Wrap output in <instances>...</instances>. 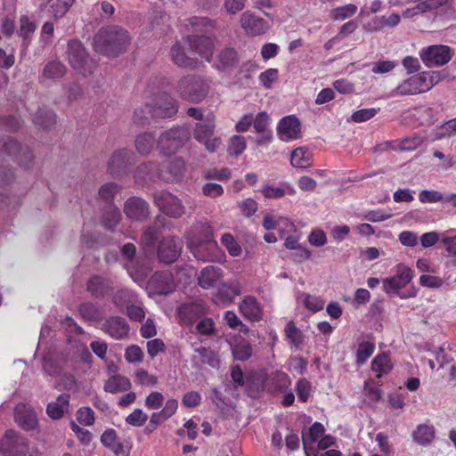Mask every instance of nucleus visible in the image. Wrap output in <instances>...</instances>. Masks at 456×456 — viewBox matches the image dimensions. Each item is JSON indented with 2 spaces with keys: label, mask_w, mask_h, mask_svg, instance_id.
Listing matches in <instances>:
<instances>
[{
  "label": "nucleus",
  "mask_w": 456,
  "mask_h": 456,
  "mask_svg": "<svg viewBox=\"0 0 456 456\" xmlns=\"http://www.w3.org/2000/svg\"><path fill=\"white\" fill-rule=\"evenodd\" d=\"M193 32L209 33L214 28L213 21L207 17H192L188 20Z\"/></svg>",
  "instance_id": "nucleus-44"
},
{
  "label": "nucleus",
  "mask_w": 456,
  "mask_h": 456,
  "mask_svg": "<svg viewBox=\"0 0 456 456\" xmlns=\"http://www.w3.org/2000/svg\"><path fill=\"white\" fill-rule=\"evenodd\" d=\"M34 124L41 129H50L56 123V115L46 108H39L33 118Z\"/></svg>",
  "instance_id": "nucleus-34"
},
{
  "label": "nucleus",
  "mask_w": 456,
  "mask_h": 456,
  "mask_svg": "<svg viewBox=\"0 0 456 456\" xmlns=\"http://www.w3.org/2000/svg\"><path fill=\"white\" fill-rule=\"evenodd\" d=\"M78 313L86 322H99L102 321V313L100 308L91 303L85 302L78 306Z\"/></svg>",
  "instance_id": "nucleus-39"
},
{
  "label": "nucleus",
  "mask_w": 456,
  "mask_h": 456,
  "mask_svg": "<svg viewBox=\"0 0 456 456\" xmlns=\"http://www.w3.org/2000/svg\"><path fill=\"white\" fill-rule=\"evenodd\" d=\"M209 86L200 76L191 74L181 77L176 86L179 96L191 103H199L208 94Z\"/></svg>",
  "instance_id": "nucleus-2"
},
{
  "label": "nucleus",
  "mask_w": 456,
  "mask_h": 456,
  "mask_svg": "<svg viewBox=\"0 0 456 456\" xmlns=\"http://www.w3.org/2000/svg\"><path fill=\"white\" fill-rule=\"evenodd\" d=\"M125 358L130 363L141 362L143 359V352L137 345H132L126 349Z\"/></svg>",
  "instance_id": "nucleus-60"
},
{
  "label": "nucleus",
  "mask_w": 456,
  "mask_h": 456,
  "mask_svg": "<svg viewBox=\"0 0 456 456\" xmlns=\"http://www.w3.org/2000/svg\"><path fill=\"white\" fill-rule=\"evenodd\" d=\"M213 238V228L207 223H195L185 233L187 247L205 243Z\"/></svg>",
  "instance_id": "nucleus-19"
},
{
  "label": "nucleus",
  "mask_w": 456,
  "mask_h": 456,
  "mask_svg": "<svg viewBox=\"0 0 456 456\" xmlns=\"http://www.w3.org/2000/svg\"><path fill=\"white\" fill-rule=\"evenodd\" d=\"M234 359L246 361L252 355V346L247 341H241L232 347Z\"/></svg>",
  "instance_id": "nucleus-47"
},
{
  "label": "nucleus",
  "mask_w": 456,
  "mask_h": 456,
  "mask_svg": "<svg viewBox=\"0 0 456 456\" xmlns=\"http://www.w3.org/2000/svg\"><path fill=\"white\" fill-rule=\"evenodd\" d=\"M214 124L211 121L197 123L194 129V138L203 143L209 152H215L221 144L217 137H213Z\"/></svg>",
  "instance_id": "nucleus-15"
},
{
  "label": "nucleus",
  "mask_w": 456,
  "mask_h": 456,
  "mask_svg": "<svg viewBox=\"0 0 456 456\" xmlns=\"http://www.w3.org/2000/svg\"><path fill=\"white\" fill-rule=\"evenodd\" d=\"M132 387L130 380L122 375H113L110 377L103 387L105 392L118 394L128 391Z\"/></svg>",
  "instance_id": "nucleus-32"
},
{
  "label": "nucleus",
  "mask_w": 456,
  "mask_h": 456,
  "mask_svg": "<svg viewBox=\"0 0 456 456\" xmlns=\"http://www.w3.org/2000/svg\"><path fill=\"white\" fill-rule=\"evenodd\" d=\"M173 62L180 68L194 69L201 63L197 57L191 53L186 38L183 42H176L170 49Z\"/></svg>",
  "instance_id": "nucleus-10"
},
{
  "label": "nucleus",
  "mask_w": 456,
  "mask_h": 456,
  "mask_svg": "<svg viewBox=\"0 0 456 456\" xmlns=\"http://www.w3.org/2000/svg\"><path fill=\"white\" fill-rule=\"evenodd\" d=\"M134 178L137 183L142 184L155 178L160 179V166L154 161L144 162L137 167Z\"/></svg>",
  "instance_id": "nucleus-26"
},
{
  "label": "nucleus",
  "mask_w": 456,
  "mask_h": 456,
  "mask_svg": "<svg viewBox=\"0 0 456 456\" xmlns=\"http://www.w3.org/2000/svg\"><path fill=\"white\" fill-rule=\"evenodd\" d=\"M16 160L20 167L30 169L34 164V155L28 147H23Z\"/></svg>",
  "instance_id": "nucleus-61"
},
{
  "label": "nucleus",
  "mask_w": 456,
  "mask_h": 456,
  "mask_svg": "<svg viewBox=\"0 0 456 456\" xmlns=\"http://www.w3.org/2000/svg\"><path fill=\"white\" fill-rule=\"evenodd\" d=\"M28 452V440L14 430L6 431L0 440V453L4 456H26Z\"/></svg>",
  "instance_id": "nucleus-6"
},
{
  "label": "nucleus",
  "mask_w": 456,
  "mask_h": 456,
  "mask_svg": "<svg viewBox=\"0 0 456 456\" xmlns=\"http://www.w3.org/2000/svg\"><path fill=\"white\" fill-rule=\"evenodd\" d=\"M240 23L245 31L251 36L262 35L269 28L266 20L248 12L242 14Z\"/></svg>",
  "instance_id": "nucleus-23"
},
{
  "label": "nucleus",
  "mask_w": 456,
  "mask_h": 456,
  "mask_svg": "<svg viewBox=\"0 0 456 456\" xmlns=\"http://www.w3.org/2000/svg\"><path fill=\"white\" fill-rule=\"evenodd\" d=\"M106 213L103 215L102 223L108 230H113L120 221L121 214L119 209L114 206L113 201H105Z\"/></svg>",
  "instance_id": "nucleus-35"
},
{
  "label": "nucleus",
  "mask_w": 456,
  "mask_h": 456,
  "mask_svg": "<svg viewBox=\"0 0 456 456\" xmlns=\"http://www.w3.org/2000/svg\"><path fill=\"white\" fill-rule=\"evenodd\" d=\"M134 154L131 150H117L112 153L108 161V172L112 176H122L127 174L130 167L134 165Z\"/></svg>",
  "instance_id": "nucleus-7"
},
{
  "label": "nucleus",
  "mask_w": 456,
  "mask_h": 456,
  "mask_svg": "<svg viewBox=\"0 0 456 456\" xmlns=\"http://www.w3.org/2000/svg\"><path fill=\"white\" fill-rule=\"evenodd\" d=\"M75 0H47L44 10L53 18L58 19L63 17Z\"/></svg>",
  "instance_id": "nucleus-31"
},
{
  "label": "nucleus",
  "mask_w": 456,
  "mask_h": 456,
  "mask_svg": "<svg viewBox=\"0 0 456 456\" xmlns=\"http://www.w3.org/2000/svg\"><path fill=\"white\" fill-rule=\"evenodd\" d=\"M195 351L200 356L202 363L208 364L213 368L218 367L219 359L213 350L205 346H200L196 348Z\"/></svg>",
  "instance_id": "nucleus-50"
},
{
  "label": "nucleus",
  "mask_w": 456,
  "mask_h": 456,
  "mask_svg": "<svg viewBox=\"0 0 456 456\" xmlns=\"http://www.w3.org/2000/svg\"><path fill=\"white\" fill-rule=\"evenodd\" d=\"M185 171V161L181 157H175L162 163L160 179L166 182H176L183 178Z\"/></svg>",
  "instance_id": "nucleus-18"
},
{
  "label": "nucleus",
  "mask_w": 456,
  "mask_h": 456,
  "mask_svg": "<svg viewBox=\"0 0 456 456\" xmlns=\"http://www.w3.org/2000/svg\"><path fill=\"white\" fill-rule=\"evenodd\" d=\"M122 188L116 183L109 182L102 184L98 190V194L102 200H113L116 197H121Z\"/></svg>",
  "instance_id": "nucleus-45"
},
{
  "label": "nucleus",
  "mask_w": 456,
  "mask_h": 456,
  "mask_svg": "<svg viewBox=\"0 0 456 456\" xmlns=\"http://www.w3.org/2000/svg\"><path fill=\"white\" fill-rule=\"evenodd\" d=\"M67 55L70 66L83 76L93 73L96 68L95 62L89 57L86 49L79 40L69 41Z\"/></svg>",
  "instance_id": "nucleus-4"
},
{
  "label": "nucleus",
  "mask_w": 456,
  "mask_h": 456,
  "mask_svg": "<svg viewBox=\"0 0 456 456\" xmlns=\"http://www.w3.org/2000/svg\"><path fill=\"white\" fill-rule=\"evenodd\" d=\"M188 248L196 259L203 262L223 263L226 257L214 239L202 244L188 247Z\"/></svg>",
  "instance_id": "nucleus-8"
},
{
  "label": "nucleus",
  "mask_w": 456,
  "mask_h": 456,
  "mask_svg": "<svg viewBox=\"0 0 456 456\" xmlns=\"http://www.w3.org/2000/svg\"><path fill=\"white\" fill-rule=\"evenodd\" d=\"M239 62L237 52L234 48L226 47L223 49L215 62V67L219 70H227L234 68Z\"/></svg>",
  "instance_id": "nucleus-29"
},
{
  "label": "nucleus",
  "mask_w": 456,
  "mask_h": 456,
  "mask_svg": "<svg viewBox=\"0 0 456 456\" xmlns=\"http://www.w3.org/2000/svg\"><path fill=\"white\" fill-rule=\"evenodd\" d=\"M221 243L227 249L230 256L236 257L241 255L242 248L232 234L228 232L224 233L221 237Z\"/></svg>",
  "instance_id": "nucleus-46"
},
{
  "label": "nucleus",
  "mask_w": 456,
  "mask_h": 456,
  "mask_svg": "<svg viewBox=\"0 0 456 456\" xmlns=\"http://www.w3.org/2000/svg\"><path fill=\"white\" fill-rule=\"evenodd\" d=\"M312 153L305 147H298L291 153L290 163L297 168H306L311 166Z\"/></svg>",
  "instance_id": "nucleus-37"
},
{
  "label": "nucleus",
  "mask_w": 456,
  "mask_h": 456,
  "mask_svg": "<svg viewBox=\"0 0 456 456\" xmlns=\"http://www.w3.org/2000/svg\"><path fill=\"white\" fill-rule=\"evenodd\" d=\"M148 414L143 412L142 409H134L129 415L125 419L126 424L140 428L142 427L148 420Z\"/></svg>",
  "instance_id": "nucleus-51"
},
{
  "label": "nucleus",
  "mask_w": 456,
  "mask_h": 456,
  "mask_svg": "<svg viewBox=\"0 0 456 456\" xmlns=\"http://www.w3.org/2000/svg\"><path fill=\"white\" fill-rule=\"evenodd\" d=\"M191 133L184 126H174L163 132L157 140L159 152L165 156H171L182 149L189 141Z\"/></svg>",
  "instance_id": "nucleus-3"
},
{
  "label": "nucleus",
  "mask_w": 456,
  "mask_h": 456,
  "mask_svg": "<svg viewBox=\"0 0 456 456\" xmlns=\"http://www.w3.org/2000/svg\"><path fill=\"white\" fill-rule=\"evenodd\" d=\"M241 293L240 285L238 281L221 283L214 295V302L223 306L229 305L235 297Z\"/></svg>",
  "instance_id": "nucleus-22"
},
{
  "label": "nucleus",
  "mask_w": 456,
  "mask_h": 456,
  "mask_svg": "<svg viewBox=\"0 0 456 456\" xmlns=\"http://www.w3.org/2000/svg\"><path fill=\"white\" fill-rule=\"evenodd\" d=\"M375 345L370 341H363L359 344L356 352V362L358 364H363L373 354Z\"/></svg>",
  "instance_id": "nucleus-49"
},
{
  "label": "nucleus",
  "mask_w": 456,
  "mask_h": 456,
  "mask_svg": "<svg viewBox=\"0 0 456 456\" xmlns=\"http://www.w3.org/2000/svg\"><path fill=\"white\" fill-rule=\"evenodd\" d=\"M77 419L84 426H92L94 423V412L90 407H81L77 411Z\"/></svg>",
  "instance_id": "nucleus-58"
},
{
  "label": "nucleus",
  "mask_w": 456,
  "mask_h": 456,
  "mask_svg": "<svg viewBox=\"0 0 456 456\" xmlns=\"http://www.w3.org/2000/svg\"><path fill=\"white\" fill-rule=\"evenodd\" d=\"M284 332L293 346L298 348L303 344L304 336L293 321H289L286 324Z\"/></svg>",
  "instance_id": "nucleus-43"
},
{
  "label": "nucleus",
  "mask_w": 456,
  "mask_h": 456,
  "mask_svg": "<svg viewBox=\"0 0 456 456\" xmlns=\"http://www.w3.org/2000/svg\"><path fill=\"white\" fill-rule=\"evenodd\" d=\"M155 143H157V141L154 134L149 132L138 134L135 139L136 151L142 156L149 155L151 152Z\"/></svg>",
  "instance_id": "nucleus-36"
},
{
  "label": "nucleus",
  "mask_w": 456,
  "mask_h": 456,
  "mask_svg": "<svg viewBox=\"0 0 456 456\" xmlns=\"http://www.w3.org/2000/svg\"><path fill=\"white\" fill-rule=\"evenodd\" d=\"M183 244L176 237L169 236L160 240L158 247L159 261L172 264L177 260L182 251Z\"/></svg>",
  "instance_id": "nucleus-13"
},
{
  "label": "nucleus",
  "mask_w": 456,
  "mask_h": 456,
  "mask_svg": "<svg viewBox=\"0 0 456 456\" xmlns=\"http://www.w3.org/2000/svg\"><path fill=\"white\" fill-rule=\"evenodd\" d=\"M393 363L387 353L377 354L371 361L370 368L377 373V378L388 374L393 370Z\"/></svg>",
  "instance_id": "nucleus-33"
},
{
  "label": "nucleus",
  "mask_w": 456,
  "mask_h": 456,
  "mask_svg": "<svg viewBox=\"0 0 456 456\" xmlns=\"http://www.w3.org/2000/svg\"><path fill=\"white\" fill-rule=\"evenodd\" d=\"M420 58L428 67L442 66L452 59L451 48L444 45H429L422 49Z\"/></svg>",
  "instance_id": "nucleus-9"
},
{
  "label": "nucleus",
  "mask_w": 456,
  "mask_h": 456,
  "mask_svg": "<svg viewBox=\"0 0 456 456\" xmlns=\"http://www.w3.org/2000/svg\"><path fill=\"white\" fill-rule=\"evenodd\" d=\"M159 210L166 216L178 218L185 212V208L181 201H154Z\"/></svg>",
  "instance_id": "nucleus-41"
},
{
  "label": "nucleus",
  "mask_w": 456,
  "mask_h": 456,
  "mask_svg": "<svg viewBox=\"0 0 456 456\" xmlns=\"http://www.w3.org/2000/svg\"><path fill=\"white\" fill-rule=\"evenodd\" d=\"M208 313L207 306L200 302L183 303L177 307L176 314L182 325L190 327Z\"/></svg>",
  "instance_id": "nucleus-11"
},
{
  "label": "nucleus",
  "mask_w": 456,
  "mask_h": 456,
  "mask_svg": "<svg viewBox=\"0 0 456 456\" xmlns=\"http://www.w3.org/2000/svg\"><path fill=\"white\" fill-rule=\"evenodd\" d=\"M293 193V190L290 188L284 189L282 187H273L266 185L262 190V194L265 198H282L286 195H291Z\"/></svg>",
  "instance_id": "nucleus-55"
},
{
  "label": "nucleus",
  "mask_w": 456,
  "mask_h": 456,
  "mask_svg": "<svg viewBox=\"0 0 456 456\" xmlns=\"http://www.w3.org/2000/svg\"><path fill=\"white\" fill-rule=\"evenodd\" d=\"M312 390L311 383L305 379H301L297 382L296 392L297 398L302 403H306L310 397Z\"/></svg>",
  "instance_id": "nucleus-53"
},
{
  "label": "nucleus",
  "mask_w": 456,
  "mask_h": 456,
  "mask_svg": "<svg viewBox=\"0 0 456 456\" xmlns=\"http://www.w3.org/2000/svg\"><path fill=\"white\" fill-rule=\"evenodd\" d=\"M325 429L322 423L314 422L309 428L308 436L306 438L302 436V443L305 456H311L308 452V444L315 443L324 433Z\"/></svg>",
  "instance_id": "nucleus-42"
},
{
  "label": "nucleus",
  "mask_w": 456,
  "mask_h": 456,
  "mask_svg": "<svg viewBox=\"0 0 456 456\" xmlns=\"http://www.w3.org/2000/svg\"><path fill=\"white\" fill-rule=\"evenodd\" d=\"M86 290L95 298H102L114 290L113 281L105 276L93 275L86 283Z\"/></svg>",
  "instance_id": "nucleus-20"
},
{
  "label": "nucleus",
  "mask_w": 456,
  "mask_h": 456,
  "mask_svg": "<svg viewBox=\"0 0 456 456\" xmlns=\"http://www.w3.org/2000/svg\"><path fill=\"white\" fill-rule=\"evenodd\" d=\"M420 78H415L414 76L400 84L394 91V95H411L424 93L423 87L419 86Z\"/></svg>",
  "instance_id": "nucleus-38"
},
{
  "label": "nucleus",
  "mask_w": 456,
  "mask_h": 456,
  "mask_svg": "<svg viewBox=\"0 0 456 456\" xmlns=\"http://www.w3.org/2000/svg\"><path fill=\"white\" fill-rule=\"evenodd\" d=\"M238 308L240 314L249 322H257L264 318L263 305L254 296H245L239 303Z\"/></svg>",
  "instance_id": "nucleus-17"
},
{
  "label": "nucleus",
  "mask_w": 456,
  "mask_h": 456,
  "mask_svg": "<svg viewBox=\"0 0 456 456\" xmlns=\"http://www.w3.org/2000/svg\"><path fill=\"white\" fill-rule=\"evenodd\" d=\"M288 429V434L285 436V445L287 449L290 452L297 451L300 447V438L298 433L289 428Z\"/></svg>",
  "instance_id": "nucleus-63"
},
{
  "label": "nucleus",
  "mask_w": 456,
  "mask_h": 456,
  "mask_svg": "<svg viewBox=\"0 0 456 456\" xmlns=\"http://www.w3.org/2000/svg\"><path fill=\"white\" fill-rule=\"evenodd\" d=\"M186 45H188L191 53H193L194 56L198 53L207 61H210L214 49V42L210 37L206 35L188 36L186 37Z\"/></svg>",
  "instance_id": "nucleus-14"
},
{
  "label": "nucleus",
  "mask_w": 456,
  "mask_h": 456,
  "mask_svg": "<svg viewBox=\"0 0 456 456\" xmlns=\"http://www.w3.org/2000/svg\"><path fill=\"white\" fill-rule=\"evenodd\" d=\"M224 273L221 268L213 265L204 267L199 273L198 283L204 289L214 288L222 279Z\"/></svg>",
  "instance_id": "nucleus-25"
},
{
  "label": "nucleus",
  "mask_w": 456,
  "mask_h": 456,
  "mask_svg": "<svg viewBox=\"0 0 456 456\" xmlns=\"http://www.w3.org/2000/svg\"><path fill=\"white\" fill-rule=\"evenodd\" d=\"M101 330L113 339L123 340L128 337L130 327L125 318L110 316L103 322Z\"/></svg>",
  "instance_id": "nucleus-16"
},
{
  "label": "nucleus",
  "mask_w": 456,
  "mask_h": 456,
  "mask_svg": "<svg viewBox=\"0 0 456 456\" xmlns=\"http://www.w3.org/2000/svg\"><path fill=\"white\" fill-rule=\"evenodd\" d=\"M66 70V66L60 61H51L45 65L41 77L45 79H58L65 75Z\"/></svg>",
  "instance_id": "nucleus-40"
},
{
  "label": "nucleus",
  "mask_w": 456,
  "mask_h": 456,
  "mask_svg": "<svg viewBox=\"0 0 456 456\" xmlns=\"http://www.w3.org/2000/svg\"><path fill=\"white\" fill-rule=\"evenodd\" d=\"M357 7L349 4L345 6L338 7L332 11V17L335 20H345L352 17L356 12Z\"/></svg>",
  "instance_id": "nucleus-59"
},
{
  "label": "nucleus",
  "mask_w": 456,
  "mask_h": 456,
  "mask_svg": "<svg viewBox=\"0 0 456 456\" xmlns=\"http://www.w3.org/2000/svg\"><path fill=\"white\" fill-rule=\"evenodd\" d=\"M246 149V140L243 136L240 135H233L230 139V143L228 146V153L232 156H239Z\"/></svg>",
  "instance_id": "nucleus-52"
},
{
  "label": "nucleus",
  "mask_w": 456,
  "mask_h": 456,
  "mask_svg": "<svg viewBox=\"0 0 456 456\" xmlns=\"http://www.w3.org/2000/svg\"><path fill=\"white\" fill-rule=\"evenodd\" d=\"M422 143H423L422 137H420L419 135H413V136L406 137L403 140H402L399 147L402 151H414L417 148H419V146H421Z\"/></svg>",
  "instance_id": "nucleus-62"
},
{
  "label": "nucleus",
  "mask_w": 456,
  "mask_h": 456,
  "mask_svg": "<svg viewBox=\"0 0 456 456\" xmlns=\"http://www.w3.org/2000/svg\"><path fill=\"white\" fill-rule=\"evenodd\" d=\"M70 395L69 394H61L55 402H51L46 406V413L53 419H61L65 412L69 409Z\"/></svg>",
  "instance_id": "nucleus-27"
},
{
  "label": "nucleus",
  "mask_w": 456,
  "mask_h": 456,
  "mask_svg": "<svg viewBox=\"0 0 456 456\" xmlns=\"http://www.w3.org/2000/svg\"><path fill=\"white\" fill-rule=\"evenodd\" d=\"M164 395L158 391L151 392L145 398V407L149 410H158L163 405Z\"/></svg>",
  "instance_id": "nucleus-56"
},
{
  "label": "nucleus",
  "mask_w": 456,
  "mask_h": 456,
  "mask_svg": "<svg viewBox=\"0 0 456 456\" xmlns=\"http://www.w3.org/2000/svg\"><path fill=\"white\" fill-rule=\"evenodd\" d=\"M277 131L283 141L297 139L300 134L299 120L295 116L282 118L279 122Z\"/></svg>",
  "instance_id": "nucleus-24"
},
{
  "label": "nucleus",
  "mask_w": 456,
  "mask_h": 456,
  "mask_svg": "<svg viewBox=\"0 0 456 456\" xmlns=\"http://www.w3.org/2000/svg\"><path fill=\"white\" fill-rule=\"evenodd\" d=\"M124 212L132 220L143 221L149 216L147 201H126Z\"/></svg>",
  "instance_id": "nucleus-28"
},
{
  "label": "nucleus",
  "mask_w": 456,
  "mask_h": 456,
  "mask_svg": "<svg viewBox=\"0 0 456 456\" xmlns=\"http://www.w3.org/2000/svg\"><path fill=\"white\" fill-rule=\"evenodd\" d=\"M196 330L200 335L209 336L215 332V322L212 318H203L196 325Z\"/></svg>",
  "instance_id": "nucleus-64"
},
{
  "label": "nucleus",
  "mask_w": 456,
  "mask_h": 456,
  "mask_svg": "<svg viewBox=\"0 0 456 456\" xmlns=\"http://www.w3.org/2000/svg\"><path fill=\"white\" fill-rule=\"evenodd\" d=\"M379 111V108L361 109L354 111L351 116V120L355 123L368 121Z\"/></svg>",
  "instance_id": "nucleus-54"
},
{
  "label": "nucleus",
  "mask_w": 456,
  "mask_h": 456,
  "mask_svg": "<svg viewBox=\"0 0 456 456\" xmlns=\"http://www.w3.org/2000/svg\"><path fill=\"white\" fill-rule=\"evenodd\" d=\"M131 37L128 32L116 25L102 27L94 37L95 52L116 57L126 52L130 45Z\"/></svg>",
  "instance_id": "nucleus-1"
},
{
  "label": "nucleus",
  "mask_w": 456,
  "mask_h": 456,
  "mask_svg": "<svg viewBox=\"0 0 456 456\" xmlns=\"http://www.w3.org/2000/svg\"><path fill=\"white\" fill-rule=\"evenodd\" d=\"M178 102L169 94L163 92L156 94L148 103V112L154 119L170 118L178 111Z\"/></svg>",
  "instance_id": "nucleus-5"
},
{
  "label": "nucleus",
  "mask_w": 456,
  "mask_h": 456,
  "mask_svg": "<svg viewBox=\"0 0 456 456\" xmlns=\"http://www.w3.org/2000/svg\"><path fill=\"white\" fill-rule=\"evenodd\" d=\"M304 305L307 310L313 313H316L323 309L324 301L318 297L305 294L304 298Z\"/></svg>",
  "instance_id": "nucleus-57"
},
{
  "label": "nucleus",
  "mask_w": 456,
  "mask_h": 456,
  "mask_svg": "<svg viewBox=\"0 0 456 456\" xmlns=\"http://www.w3.org/2000/svg\"><path fill=\"white\" fill-rule=\"evenodd\" d=\"M412 278V270L407 266L400 265L397 266L396 275L382 280L383 290L388 295L395 294L409 284Z\"/></svg>",
  "instance_id": "nucleus-12"
},
{
  "label": "nucleus",
  "mask_w": 456,
  "mask_h": 456,
  "mask_svg": "<svg viewBox=\"0 0 456 456\" xmlns=\"http://www.w3.org/2000/svg\"><path fill=\"white\" fill-rule=\"evenodd\" d=\"M20 22L19 36L23 38V45H28L31 34L36 30V25L26 15L20 17Z\"/></svg>",
  "instance_id": "nucleus-48"
},
{
  "label": "nucleus",
  "mask_w": 456,
  "mask_h": 456,
  "mask_svg": "<svg viewBox=\"0 0 456 456\" xmlns=\"http://www.w3.org/2000/svg\"><path fill=\"white\" fill-rule=\"evenodd\" d=\"M14 418L17 424L26 431L34 430L37 426L35 410L26 403H20L16 405Z\"/></svg>",
  "instance_id": "nucleus-21"
},
{
  "label": "nucleus",
  "mask_w": 456,
  "mask_h": 456,
  "mask_svg": "<svg viewBox=\"0 0 456 456\" xmlns=\"http://www.w3.org/2000/svg\"><path fill=\"white\" fill-rule=\"evenodd\" d=\"M435 427L428 424L418 425L411 434L413 441L421 446L429 445L435 439Z\"/></svg>",
  "instance_id": "nucleus-30"
}]
</instances>
